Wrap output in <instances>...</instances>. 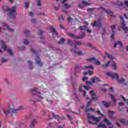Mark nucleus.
Wrapping results in <instances>:
<instances>
[{"instance_id":"09e8293b","label":"nucleus","mask_w":128,"mask_h":128,"mask_svg":"<svg viewBox=\"0 0 128 128\" xmlns=\"http://www.w3.org/2000/svg\"><path fill=\"white\" fill-rule=\"evenodd\" d=\"M90 94H91V96H96V93H94V92L92 90L90 91Z\"/></svg>"},{"instance_id":"423d86ee","label":"nucleus","mask_w":128,"mask_h":128,"mask_svg":"<svg viewBox=\"0 0 128 128\" xmlns=\"http://www.w3.org/2000/svg\"><path fill=\"white\" fill-rule=\"evenodd\" d=\"M4 114L6 116H8V114H16L18 112V110L14 109V108H10L8 107L6 110H3Z\"/></svg>"},{"instance_id":"de8ad7c7","label":"nucleus","mask_w":128,"mask_h":128,"mask_svg":"<svg viewBox=\"0 0 128 128\" xmlns=\"http://www.w3.org/2000/svg\"><path fill=\"white\" fill-rule=\"evenodd\" d=\"M62 20H64V16H62L59 18V22Z\"/></svg>"},{"instance_id":"0e129e2a","label":"nucleus","mask_w":128,"mask_h":128,"mask_svg":"<svg viewBox=\"0 0 128 128\" xmlns=\"http://www.w3.org/2000/svg\"><path fill=\"white\" fill-rule=\"evenodd\" d=\"M87 32H88L89 34H90V32H92V30L90 29V28H87Z\"/></svg>"},{"instance_id":"ea45409f","label":"nucleus","mask_w":128,"mask_h":128,"mask_svg":"<svg viewBox=\"0 0 128 128\" xmlns=\"http://www.w3.org/2000/svg\"><path fill=\"white\" fill-rule=\"evenodd\" d=\"M118 82L119 84H122V82H124V78H121V80H118Z\"/></svg>"},{"instance_id":"9b49d317","label":"nucleus","mask_w":128,"mask_h":128,"mask_svg":"<svg viewBox=\"0 0 128 128\" xmlns=\"http://www.w3.org/2000/svg\"><path fill=\"white\" fill-rule=\"evenodd\" d=\"M3 28L4 30H7L8 32H12L14 30V29H12L10 28V26H8L6 23H4L2 24Z\"/></svg>"},{"instance_id":"e433bc0d","label":"nucleus","mask_w":128,"mask_h":128,"mask_svg":"<svg viewBox=\"0 0 128 128\" xmlns=\"http://www.w3.org/2000/svg\"><path fill=\"white\" fill-rule=\"evenodd\" d=\"M52 114H53V116L54 118H55V120H58V118H60V116L58 115H56V114L54 113H52Z\"/></svg>"},{"instance_id":"c85d7f7f","label":"nucleus","mask_w":128,"mask_h":128,"mask_svg":"<svg viewBox=\"0 0 128 128\" xmlns=\"http://www.w3.org/2000/svg\"><path fill=\"white\" fill-rule=\"evenodd\" d=\"M64 6L66 10H68V8H72V5L68 4H64Z\"/></svg>"},{"instance_id":"5fc2aeb1","label":"nucleus","mask_w":128,"mask_h":128,"mask_svg":"<svg viewBox=\"0 0 128 128\" xmlns=\"http://www.w3.org/2000/svg\"><path fill=\"white\" fill-rule=\"evenodd\" d=\"M78 8H84V5L79 4H78Z\"/></svg>"},{"instance_id":"79ce46f5","label":"nucleus","mask_w":128,"mask_h":128,"mask_svg":"<svg viewBox=\"0 0 128 128\" xmlns=\"http://www.w3.org/2000/svg\"><path fill=\"white\" fill-rule=\"evenodd\" d=\"M112 32L113 34H112V35L110 36L111 40H114V30H112Z\"/></svg>"},{"instance_id":"5701e85b","label":"nucleus","mask_w":128,"mask_h":128,"mask_svg":"<svg viewBox=\"0 0 128 128\" xmlns=\"http://www.w3.org/2000/svg\"><path fill=\"white\" fill-rule=\"evenodd\" d=\"M118 44H119L121 48H122L124 46L122 42H120V41H118L117 43H114V48H116V46H118Z\"/></svg>"},{"instance_id":"a211bd4d","label":"nucleus","mask_w":128,"mask_h":128,"mask_svg":"<svg viewBox=\"0 0 128 128\" xmlns=\"http://www.w3.org/2000/svg\"><path fill=\"white\" fill-rule=\"evenodd\" d=\"M104 120L106 122L107 126H112V128H114V124H112V122L108 118H106Z\"/></svg>"},{"instance_id":"72a5a7b5","label":"nucleus","mask_w":128,"mask_h":128,"mask_svg":"<svg viewBox=\"0 0 128 128\" xmlns=\"http://www.w3.org/2000/svg\"><path fill=\"white\" fill-rule=\"evenodd\" d=\"M24 44H26V46H28V44H30V42L28 40L26 39L24 40Z\"/></svg>"},{"instance_id":"49530a36","label":"nucleus","mask_w":128,"mask_h":128,"mask_svg":"<svg viewBox=\"0 0 128 128\" xmlns=\"http://www.w3.org/2000/svg\"><path fill=\"white\" fill-rule=\"evenodd\" d=\"M30 50L31 52H32L33 54H36V52L34 50V48H32V47H31V48L30 49Z\"/></svg>"},{"instance_id":"6e6d98bb","label":"nucleus","mask_w":128,"mask_h":128,"mask_svg":"<svg viewBox=\"0 0 128 128\" xmlns=\"http://www.w3.org/2000/svg\"><path fill=\"white\" fill-rule=\"evenodd\" d=\"M88 80V77L84 76V77H83L82 78V80L84 82H86V80Z\"/></svg>"},{"instance_id":"2f4dec72","label":"nucleus","mask_w":128,"mask_h":128,"mask_svg":"<svg viewBox=\"0 0 128 128\" xmlns=\"http://www.w3.org/2000/svg\"><path fill=\"white\" fill-rule=\"evenodd\" d=\"M96 10H104V12H106V9L102 7V6H100L99 8H96Z\"/></svg>"},{"instance_id":"c9c22d12","label":"nucleus","mask_w":128,"mask_h":128,"mask_svg":"<svg viewBox=\"0 0 128 128\" xmlns=\"http://www.w3.org/2000/svg\"><path fill=\"white\" fill-rule=\"evenodd\" d=\"M96 10V8H87V12H92V10Z\"/></svg>"},{"instance_id":"052dcab7","label":"nucleus","mask_w":128,"mask_h":128,"mask_svg":"<svg viewBox=\"0 0 128 128\" xmlns=\"http://www.w3.org/2000/svg\"><path fill=\"white\" fill-rule=\"evenodd\" d=\"M76 68H82V67L80 66V64L76 65L75 70H76Z\"/></svg>"},{"instance_id":"bf43d9fd","label":"nucleus","mask_w":128,"mask_h":128,"mask_svg":"<svg viewBox=\"0 0 128 128\" xmlns=\"http://www.w3.org/2000/svg\"><path fill=\"white\" fill-rule=\"evenodd\" d=\"M124 4L126 6V8H128V0L127 1H124Z\"/></svg>"},{"instance_id":"6e6552de","label":"nucleus","mask_w":128,"mask_h":128,"mask_svg":"<svg viewBox=\"0 0 128 128\" xmlns=\"http://www.w3.org/2000/svg\"><path fill=\"white\" fill-rule=\"evenodd\" d=\"M106 74L108 76H111L112 80L115 78L116 80H118L120 78L118 75V74L116 73H110V72H108L106 73Z\"/></svg>"},{"instance_id":"f03ea898","label":"nucleus","mask_w":128,"mask_h":128,"mask_svg":"<svg viewBox=\"0 0 128 128\" xmlns=\"http://www.w3.org/2000/svg\"><path fill=\"white\" fill-rule=\"evenodd\" d=\"M101 119L102 117H96L90 115V113H88V120L90 124H96V122H100ZM94 121H96V122Z\"/></svg>"},{"instance_id":"f8f14e48","label":"nucleus","mask_w":128,"mask_h":128,"mask_svg":"<svg viewBox=\"0 0 128 128\" xmlns=\"http://www.w3.org/2000/svg\"><path fill=\"white\" fill-rule=\"evenodd\" d=\"M50 30L53 33V38L58 36V32H56V28H54V26L50 27Z\"/></svg>"},{"instance_id":"4c0bfd02","label":"nucleus","mask_w":128,"mask_h":128,"mask_svg":"<svg viewBox=\"0 0 128 128\" xmlns=\"http://www.w3.org/2000/svg\"><path fill=\"white\" fill-rule=\"evenodd\" d=\"M83 6H90V3H88V2H86L84 1L82 2Z\"/></svg>"},{"instance_id":"9d476101","label":"nucleus","mask_w":128,"mask_h":128,"mask_svg":"<svg viewBox=\"0 0 128 128\" xmlns=\"http://www.w3.org/2000/svg\"><path fill=\"white\" fill-rule=\"evenodd\" d=\"M86 60H88L90 62H94V60H96L94 62V64H96V66H100V61H98V59L94 57L88 59H86Z\"/></svg>"},{"instance_id":"aec40b11","label":"nucleus","mask_w":128,"mask_h":128,"mask_svg":"<svg viewBox=\"0 0 128 128\" xmlns=\"http://www.w3.org/2000/svg\"><path fill=\"white\" fill-rule=\"evenodd\" d=\"M84 112H86V114H88V113L90 114V112H94V108H89L86 109L84 110Z\"/></svg>"},{"instance_id":"b1692460","label":"nucleus","mask_w":128,"mask_h":128,"mask_svg":"<svg viewBox=\"0 0 128 128\" xmlns=\"http://www.w3.org/2000/svg\"><path fill=\"white\" fill-rule=\"evenodd\" d=\"M110 96H111L112 100V102H113L114 104H116V100L114 96L112 94H110Z\"/></svg>"},{"instance_id":"4468645a","label":"nucleus","mask_w":128,"mask_h":128,"mask_svg":"<svg viewBox=\"0 0 128 128\" xmlns=\"http://www.w3.org/2000/svg\"><path fill=\"white\" fill-rule=\"evenodd\" d=\"M34 60H36L37 64H39L40 66H42V64H44L42 63V62H40V57H38V56H36Z\"/></svg>"},{"instance_id":"680f3d73","label":"nucleus","mask_w":128,"mask_h":128,"mask_svg":"<svg viewBox=\"0 0 128 128\" xmlns=\"http://www.w3.org/2000/svg\"><path fill=\"white\" fill-rule=\"evenodd\" d=\"M58 8H60V4H58V7H54V10H58Z\"/></svg>"},{"instance_id":"473e14b6","label":"nucleus","mask_w":128,"mask_h":128,"mask_svg":"<svg viewBox=\"0 0 128 128\" xmlns=\"http://www.w3.org/2000/svg\"><path fill=\"white\" fill-rule=\"evenodd\" d=\"M24 32L26 36H30V32L28 30H25Z\"/></svg>"},{"instance_id":"cd10ccee","label":"nucleus","mask_w":128,"mask_h":128,"mask_svg":"<svg viewBox=\"0 0 128 128\" xmlns=\"http://www.w3.org/2000/svg\"><path fill=\"white\" fill-rule=\"evenodd\" d=\"M86 28H88L87 26H79V28H80L81 30H86Z\"/></svg>"},{"instance_id":"412c9836","label":"nucleus","mask_w":128,"mask_h":128,"mask_svg":"<svg viewBox=\"0 0 128 128\" xmlns=\"http://www.w3.org/2000/svg\"><path fill=\"white\" fill-rule=\"evenodd\" d=\"M94 67L92 66H84L83 68V70H94Z\"/></svg>"},{"instance_id":"393cba45","label":"nucleus","mask_w":128,"mask_h":128,"mask_svg":"<svg viewBox=\"0 0 128 128\" xmlns=\"http://www.w3.org/2000/svg\"><path fill=\"white\" fill-rule=\"evenodd\" d=\"M105 12L110 14L111 18H114V13H112V12L110 11L109 10H105Z\"/></svg>"},{"instance_id":"13d9d810","label":"nucleus","mask_w":128,"mask_h":128,"mask_svg":"<svg viewBox=\"0 0 128 128\" xmlns=\"http://www.w3.org/2000/svg\"><path fill=\"white\" fill-rule=\"evenodd\" d=\"M94 100H98V97H92V99H91V101Z\"/></svg>"},{"instance_id":"3c124183","label":"nucleus","mask_w":128,"mask_h":128,"mask_svg":"<svg viewBox=\"0 0 128 128\" xmlns=\"http://www.w3.org/2000/svg\"><path fill=\"white\" fill-rule=\"evenodd\" d=\"M37 6H42V4L40 2V0H38L37 2Z\"/></svg>"},{"instance_id":"37998d69","label":"nucleus","mask_w":128,"mask_h":128,"mask_svg":"<svg viewBox=\"0 0 128 128\" xmlns=\"http://www.w3.org/2000/svg\"><path fill=\"white\" fill-rule=\"evenodd\" d=\"M122 96V98L124 100V101H125V102L128 104V99L126 100V98L122 95H121Z\"/></svg>"},{"instance_id":"4d7b16f0","label":"nucleus","mask_w":128,"mask_h":128,"mask_svg":"<svg viewBox=\"0 0 128 128\" xmlns=\"http://www.w3.org/2000/svg\"><path fill=\"white\" fill-rule=\"evenodd\" d=\"M67 116L69 118V119L70 120H72V116H70V114H68Z\"/></svg>"},{"instance_id":"603ef678","label":"nucleus","mask_w":128,"mask_h":128,"mask_svg":"<svg viewBox=\"0 0 128 128\" xmlns=\"http://www.w3.org/2000/svg\"><path fill=\"white\" fill-rule=\"evenodd\" d=\"M124 102H118V106H124Z\"/></svg>"},{"instance_id":"a18cd8bd","label":"nucleus","mask_w":128,"mask_h":128,"mask_svg":"<svg viewBox=\"0 0 128 128\" xmlns=\"http://www.w3.org/2000/svg\"><path fill=\"white\" fill-rule=\"evenodd\" d=\"M110 28L114 30H115L116 28V25H112L110 26Z\"/></svg>"},{"instance_id":"ddd939ff","label":"nucleus","mask_w":128,"mask_h":128,"mask_svg":"<svg viewBox=\"0 0 128 128\" xmlns=\"http://www.w3.org/2000/svg\"><path fill=\"white\" fill-rule=\"evenodd\" d=\"M40 96H42V94L40 93V92H36L35 94L32 95L33 98H44V97Z\"/></svg>"},{"instance_id":"7ed1b4c3","label":"nucleus","mask_w":128,"mask_h":128,"mask_svg":"<svg viewBox=\"0 0 128 128\" xmlns=\"http://www.w3.org/2000/svg\"><path fill=\"white\" fill-rule=\"evenodd\" d=\"M6 12H9V14L10 18H16V6H12L10 9L8 7L6 6Z\"/></svg>"},{"instance_id":"20e7f679","label":"nucleus","mask_w":128,"mask_h":128,"mask_svg":"<svg viewBox=\"0 0 128 128\" xmlns=\"http://www.w3.org/2000/svg\"><path fill=\"white\" fill-rule=\"evenodd\" d=\"M68 36H71V38H75V40H82V38H84L86 36V33L84 32H82V34L80 36H76L72 33H68Z\"/></svg>"},{"instance_id":"69168bd1","label":"nucleus","mask_w":128,"mask_h":128,"mask_svg":"<svg viewBox=\"0 0 128 128\" xmlns=\"http://www.w3.org/2000/svg\"><path fill=\"white\" fill-rule=\"evenodd\" d=\"M2 62H6V59L4 58H2Z\"/></svg>"},{"instance_id":"f257e3e1","label":"nucleus","mask_w":128,"mask_h":128,"mask_svg":"<svg viewBox=\"0 0 128 128\" xmlns=\"http://www.w3.org/2000/svg\"><path fill=\"white\" fill-rule=\"evenodd\" d=\"M68 44H71V46H74V47L71 49V52H74V54H77L78 56H82V51H77L76 50H78V46H82V44H84V42H80V41H76L75 40L74 42H72V40L70 39H68Z\"/></svg>"},{"instance_id":"8fccbe9b","label":"nucleus","mask_w":128,"mask_h":128,"mask_svg":"<svg viewBox=\"0 0 128 128\" xmlns=\"http://www.w3.org/2000/svg\"><path fill=\"white\" fill-rule=\"evenodd\" d=\"M73 88H74V90H76V85L74 84V82H72Z\"/></svg>"},{"instance_id":"f704fd0d","label":"nucleus","mask_w":128,"mask_h":128,"mask_svg":"<svg viewBox=\"0 0 128 128\" xmlns=\"http://www.w3.org/2000/svg\"><path fill=\"white\" fill-rule=\"evenodd\" d=\"M97 114H100V116H103V118H106V116H104V114H102V112H100V110H98L97 111Z\"/></svg>"},{"instance_id":"bb28decb","label":"nucleus","mask_w":128,"mask_h":128,"mask_svg":"<svg viewBox=\"0 0 128 128\" xmlns=\"http://www.w3.org/2000/svg\"><path fill=\"white\" fill-rule=\"evenodd\" d=\"M110 64V61H108L106 64H102L103 68H106Z\"/></svg>"},{"instance_id":"39448f33","label":"nucleus","mask_w":128,"mask_h":128,"mask_svg":"<svg viewBox=\"0 0 128 128\" xmlns=\"http://www.w3.org/2000/svg\"><path fill=\"white\" fill-rule=\"evenodd\" d=\"M120 18L122 22L121 24H122V30L124 32L125 34H128V27L126 26V22L124 21V16H120Z\"/></svg>"},{"instance_id":"4be33fe9","label":"nucleus","mask_w":128,"mask_h":128,"mask_svg":"<svg viewBox=\"0 0 128 128\" xmlns=\"http://www.w3.org/2000/svg\"><path fill=\"white\" fill-rule=\"evenodd\" d=\"M37 121L36 120V119H34L32 120L31 122V124H30V128H34V124H36Z\"/></svg>"},{"instance_id":"338daca9","label":"nucleus","mask_w":128,"mask_h":128,"mask_svg":"<svg viewBox=\"0 0 128 128\" xmlns=\"http://www.w3.org/2000/svg\"><path fill=\"white\" fill-rule=\"evenodd\" d=\"M33 102H34V104H36V102H40V100H33Z\"/></svg>"},{"instance_id":"e2e57ef3","label":"nucleus","mask_w":128,"mask_h":128,"mask_svg":"<svg viewBox=\"0 0 128 128\" xmlns=\"http://www.w3.org/2000/svg\"><path fill=\"white\" fill-rule=\"evenodd\" d=\"M88 74H89L90 76H92V74H94V71L88 70Z\"/></svg>"},{"instance_id":"a878e982","label":"nucleus","mask_w":128,"mask_h":128,"mask_svg":"<svg viewBox=\"0 0 128 128\" xmlns=\"http://www.w3.org/2000/svg\"><path fill=\"white\" fill-rule=\"evenodd\" d=\"M87 46H88L89 48H92V50H96V47L94 46H92V44L90 43H87L86 44Z\"/></svg>"},{"instance_id":"dca6fc26","label":"nucleus","mask_w":128,"mask_h":128,"mask_svg":"<svg viewBox=\"0 0 128 128\" xmlns=\"http://www.w3.org/2000/svg\"><path fill=\"white\" fill-rule=\"evenodd\" d=\"M102 104H103L104 108H108L110 106V102H106V101H102Z\"/></svg>"},{"instance_id":"774afa93","label":"nucleus","mask_w":128,"mask_h":128,"mask_svg":"<svg viewBox=\"0 0 128 128\" xmlns=\"http://www.w3.org/2000/svg\"><path fill=\"white\" fill-rule=\"evenodd\" d=\"M124 18H126V20H128V14H124Z\"/></svg>"},{"instance_id":"7c9ffc66","label":"nucleus","mask_w":128,"mask_h":128,"mask_svg":"<svg viewBox=\"0 0 128 128\" xmlns=\"http://www.w3.org/2000/svg\"><path fill=\"white\" fill-rule=\"evenodd\" d=\"M112 66L114 70H116V62L112 63Z\"/></svg>"},{"instance_id":"2eb2a0df","label":"nucleus","mask_w":128,"mask_h":128,"mask_svg":"<svg viewBox=\"0 0 128 128\" xmlns=\"http://www.w3.org/2000/svg\"><path fill=\"white\" fill-rule=\"evenodd\" d=\"M91 80L93 84H96V82H102V80H100V78L96 76L91 78Z\"/></svg>"},{"instance_id":"6ab92c4d","label":"nucleus","mask_w":128,"mask_h":128,"mask_svg":"<svg viewBox=\"0 0 128 128\" xmlns=\"http://www.w3.org/2000/svg\"><path fill=\"white\" fill-rule=\"evenodd\" d=\"M37 34L38 36H40V39L42 40V38H44V31L42 30H38V32L37 33Z\"/></svg>"},{"instance_id":"1a4fd4ad","label":"nucleus","mask_w":128,"mask_h":128,"mask_svg":"<svg viewBox=\"0 0 128 128\" xmlns=\"http://www.w3.org/2000/svg\"><path fill=\"white\" fill-rule=\"evenodd\" d=\"M102 19L98 20V21L95 20L94 22L92 24L93 26H97L98 28H101L102 27Z\"/></svg>"},{"instance_id":"58836bf2","label":"nucleus","mask_w":128,"mask_h":128,"mask_svg":"<svg viewBox=\"0 0 128 128\" xmlns=\"http://www.w3.org/2000/svg\"><path fill=\"white\" fill-rule=\"evenodd\" d=\"M64 38H62L60 41H59V42H58V44H64Z\"/></svg>"},{"instance_id":"c756f323","label":"nucleus","mask_w":128,"mask_h":128,"mask_svg":"<svg viewBox=\"0 0 128 128\" xmlns=\"http://www.w3.org/2000/svg\"><path fill=\"white\" fill-rule=\"evenodd\" d=\"M79 92H83L84 96H86V92L82 90V87L80 88V89L79 90Z\"/></svg>"},{"instance_id":"f3484780","label":"nucleus","mask_w":128,"mask_h":128,"mask_svg":"<svg viewBox=\"0 0 128 128\" xmlns=\"http://www.w3.org/2000/svg\"><path fill=\"white\" fill-rule=\"evenodd\" d=\"M108 116L110 118H111L112 120H114V114H116V112L114 111H110V110H108Z\"/></svg>"},{"instance_id":"c03bdc74","label":"nucleus","mask_w":128,"mask_h":128,"mask_svg":"<svg viewBox=\"0 0 128 128\" xmlns=\"http://www.w3.org/2000/svg\"><path fill=\"white\" fill-rule=\"evenodd\" d=\"M86 84L88 86H92V84L94 83L92 82H91L90 81H86Z\"/></svg>"},{"instance_id":"a19ab883","label":"nucleus","mask_w":128,"mask_h":128,"mask_svg":"<svg viewBox=\"0 0 128 128\" xmlns=\"http://www.w3.org/2000/svg\"><path fill=\"white\" fill-rule=\"evenodd\" d=\"M27 62L28 64H30V70H32V62H30V60H28Z\"/></svg>"},{"instance_id":"864d4df0","label":"nucleus","mask_w":128,"mask_h":128,"mask_svg":"<svg viewBox=\"0 0 128 128\" xmlns=\"http://www.w3.org/2000/svg\"><path fill=\"white\" fill-rule=\"evenodd\" d=\"M90 104H92V100L88 102L86 104V107L88 108V106H90Z\"/></svg>"},{"instance_id":"0eeeda50","label":"nucleus","mask_w":128,"mask_h":128,"mask_svg":"<svg viewBox=\"0 0 128 128\" xmlns=\"http://www.w3.org/2000/svg\"><path fill=\"white\" fill-rule=\"evenodd\" d=\"M0 42L2 45V48L4 50H7L9 54H11V55L12 54H13L12 50V49L10 48L8 49V46L6 44V42L2 40H1Z\"/></svg>"}]
</instances>
